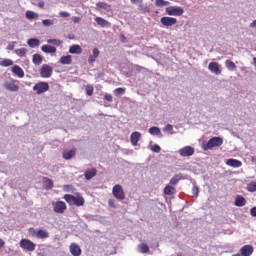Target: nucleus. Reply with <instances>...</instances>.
I'll use <instances>...</instances> for the list:
<instances>
[{
    "label": "nucleus",
    "mask_w": 256,
    "mask_h": 256,
    "mask_svg": "<svg viewBox=\"0 0 256 256\" xmlns=\"http://www.w3.org/2000/svg\"><path fill=\"white\" fill-rule=\"evenodd\" d=\"M43 183L47 189V191L53 189V180L47 178V177H44L43 178Z\"/></svg>",
    "instance_id": "nucleus-31"
},
{
    "label": "nucleus",
    "mask_w": 256,
    "mask_h": 256,
    "mask_svg": "<svg viewBox=\"0 0 256 256\" xmlns=\"http://www.w3.org/2000/svg\"><path fill=\"white\" fill-rule=\"evenodd\" d=\"M40 75L43 79H49L53 75V67L49 64H44L40 69Z\"/></svg>",
    "instance_id": "nucleus-8"
},
{
    "label": "nucleus",
    "mask_w": 256,
    "mask_h": 256,
    "mask_svg": "<svg viewBox=\"0 0 256 256\" xmlns=\"http://www.w3.org/2000/svg\"><path fill=\"white\" fill-rule=\"evenodd\" d=\"M149 133L150 135H159L160 137H163V134L161 133V129H159V127H151L149 128Z\"/></svg>",
    "instance_id": "nucleus-30"
},
{
    "label": "nucleus",
    "mask_w": 256,
    "mask_h": 256,
    "mask_svg": "<svg viewBox=\"0 0 256 256\" xmlns=\"http://www.w3.org/2000/svg\"><path fill=\"white\" fill-rule=\"evenodd\" d=\"M192 193L195 195V197H199V187L193 186Z\"/></svg>",
    "instance_id": "nucleus-47"
},
{
    "label": "nucleus",
    "mask_w": 256,
    "mask_h": 256,
    "mask_svg": "<svg viewBox=\"0 0 256 256\" xmlns=\"http://www.w3.org/2000/svg\"><path fill=\"white\" fill-rule=\"evenodd\" d=\"M225 65L229 71H235V69H237V65H235V62L231 60H226Z\"/></svg>",
    "instance_id": "nucleus-36"
},
{
    "label": "nucleus",
    "mask_w": 256,
    "mask_h": 256,
    "mask_svg": "<svg viewBox=\"0 0 256 256\" xmlns=\"http://www.w3.org/2000/svg\"><path fill=\"white\" fill-rule=\"evenodd\" d=\"M183 179L182 174H176L173 178L170 180V185H177Z\"/></svg>",
    "instance_id": "nucleus-34"
},
{
    "label": "nucleus",
    "mask_w": 256,
    "mask_h": 256,
    "mask_svg": "<svg viewBox=\"0 0 256 256\" xmlns=\"http://www.w3.org/2000/svg\"><path fill=\"white\" fill-rule=\"evenodd\" d=\"M221 145H223V138L216 136L210 138L207 143H203L202 149L204 151H209L215 149V147H221Z\"/></svg>",
    "instance_id": "nucleus-2"
},
{
    "label": "nucleus",
    "mask_w": 256,
    "mask_h": 256,
    "mask_svg": "<svg viewBox=\"0 0 256 256\" xmlns=\"http://www.w3.org/2000/svg\"><path fill=\"white\" fill-rule=\"evenodd\" d=\"M133 5H140V3H143V0H130Z\"/></svg>",
    "instance_id": "nucleus-53"
},
{
    "label": "nucleus",
    "mask_w": 256,
    "mask_h": 256,
    "mask_svg": "<svg viewBox=\"0 0 256 256\" xmlns=\"http://www.w3.org/2000/svg\"><path fill=\"white\" fill-rule=\"evenodd\" d=\"M152 151H154V153H161V146L155 144V145L152 147Z\"/></svg>",
    "instance_id": "nucleus-46"
},
{
    "label": "nucleus",
    "mask_w": 256,
    "mask_h": 256,
    "mask_svg": "<svg viewBox=\"0 0 256 256\" xmlns=\"http://www.w3.org/2000/svg\"><path fill=\"white\" fill-rule=\"evenodd\" d=\"M209 71L214 73L215 75H221V68L219 67V63L217 62H210L208 65Z\"/></svg>",
    "instance_id": "nucleus-13"
},
{
    "label": "nucleus",
    "mask_w": 256,
    "mask_h": 256,
    "mask_svg": "<svg viewBox=\"0 0 256 256\" xmlns=\"http://www.w3.org/2000/svg\"><path fill=\"white\" fill-rule=\"evenodd\" d=\"M38 7H40V9H43V8L45 7V2L40 1V2L38 3Z\"/></svg>",
    "instance_id": "nucleus-55"
},
{
    "label": "nucleus",
    "mask_w": 256,
    "mask_h": 256,
    "mask_svg": "<svg viewBox=\"0 0 256 256\" xmlns=\"http://www.w3.org/2000/svg\"><path fill=\"white\" fill-rule=\"evenodd\" d=\"M253 61H254V65L256 67V57L253 59Z\"/></svg>",
    "instance_id": "nucleus-59"
},
{
    "label": "nucleus",
    "mask_w": 256,
    "mask_h": 256,
    "mask_svg": "<svg viewBox=\"0 0 256 256\" xmlns=\"http://www.w3.org/2000/svg\"><path fill=\"white\" fill-rule=\"evenodd\" d=\"M59 15H60V17H63V18L71 17V14H69V12H65V11L60 12Z\"/></svg>",
    "instance_id": "nucleus-49"
},
{
    "label": "nucleus",
    "mask_w": 256,
    "mask_h": 256,
    "mask_svg": "<svg viewBox=\"0 0 256 256\" xmlns=\"http://www.w3.org/2000/svg\"><path fill=\"white\" fill-rule=\"evenodd\" d=\"M33 91H36L37 95H42V93H47V91H49V83L39 82L33 86Z\"/></svg>",
    "instance_id": "nucleus-7"
},
{
    "label": "nucleus",
    "mask_w": 256,
    "mask_h": 256,
    "mask_svg": "<svg viewBox=\"0 0 256 256\" xmlns=\"http://www.w3.org/2000/svg\"><path fill=\"white\" fill-rule=\"evenodd\" d=\"M247 191L250 193H255L256 191V181H252L247 185Z\"/></svg>",
    "instance_id": "nucleus-39"
},
{
    "label": "nucleus",
    "mask_w": 256,
    "mask_h": 256,
    "mask_svg": "<svg viewBox=\"0 0 256 256\" xmlns=\"http://www.w3.org/2000/svg\"><path fill=\"white\" fill-rule=\"evenodd\" d=\"M112 195L118 201H123L125 199V192L123 191V187L119 184H116L112 189Z\"/></svg>",
    "instance_id": "nucleus-6"
},
{
    "label": "nucleus",
    "mask_w": 256,
    "mask_h": 256,
    "mask_svg": "<svg viewBox=\"0 0 256 256\" xmlns=\"http://www.w3.org/2000/svg\"><path fill=\"white\" fill-rule=\"evenodd\" d=\"M176 193L177 190L171 185H166V187L164 188V195H175Z\"/></svg>",
    "instance_id": "nucleus-28"
},
{
    "label": "nucleus",
    "mask_w": 256,
    "mask_h": 256,
    "mask_svg": "<svg viewBox=\"0 0 256 256\" xmlns=\"http://www.w3.org/2000/svg\"><path fill=\"white\" fill-rule=\"evenodd\" d=\"M114 95H116V97H119V95H125V88H116L114 90Z\"/></svg>",
    "instance_id": "nucleus-43"
},
{
    "label": "nucleus",
    "mask_w": 256,
    "mask_h": 256,
    "mask_svg": "<svg viewBox=\"0 0 256 256\" xmlns=\"http://www.w3.org/2000/svg\"><path fill=\"white\" fill-rule=\"evenodd\" d=\"M236 207H245L247 205V200L241 195H237L235 198Z\"/></svg>",
    "instance_id": "nucleus-19"
},
{
    "label": "nucleus",
    "mask_w": 256,
    "mask_h": 256,
    "mask_svg": "<svg viewBox=\"0 0 256 256\" xmlns=\"http://www.w3.org/2000/svg\"><path fill=\"white\" fill-rule=\"evenodd\" d=\"M139 139H141V134L139 132H133L130 136V141L134 146H136L137 143H139Z\"/></svg>",
    "instance_id": "nucleus-24"
},
{
    "label": "nucleus",
    "mask_w": 256,
    "mask_h": 256,
    "mask_svg": "<svg viewBox=\"0 0 256 256\" xmlns=\"http://www.w3.org/2000/svg\"><path fill=\"white\" fill-rule=\"evenodd\" d=\"M179 155L181 157H191L195 155V148L191 146H185L179 150Z\"/></svg>",
    "instance_id": "nucleus-11"
},
{
    "label": "nucleus",
    "mask_w": 256,
    "mask_h": 256,
    "mask_svg": "<svg viewBox=\"0 0 256 256\" xmlns=\"http://www.w3.org/2000/svg\"><path fill=\"white\" fill-rule=\"evenodd\" d=\"M253 246L251 245H244L241 249H240V255L241 256H252L253 255Z\"/></svg>",
    "instance_id": "nucleus-14"
},
{
    "label": "nucleus",
    "mask_w": 256,
    "mask_h": 256,
    "mask_svg": "<svg viewBox=\"0 0 256 256\" xmlns=\"http://www.w3.org/2000/svg\"><path fill=\"white\" fill-rule=\"evenodd\" d=\"M47 43L49 45H55L56 47H60V45H63V41H61L59 39H48Z\"/></svg>",
    "instance_id": "nucleus-37"
},
{
    "label": "nucleus",
    "mask_w": 256,
    "mask_h": 256,
    "mask_svg": "<svg viewBox=\"0 0 256 256\" xmlns=\"http://www.w3.org/2000/svg\"><path fill=\"white\" fill-rule=\"evenodd\" d=\"M5 89H7L8 91L17 92L19 91V86L15 84V82H8L5 84Z\"/></svg>",
    "instance_id": "nucleus-25"
},
{
    "label": "nucleus",
    "mask_w": 256,
    "mask_h": 256,
    "mask_svg": "<svg viewBox=\"0 0 256 256\" xmlns=\"http://www.w3.org/2000/svg\"><path fill=\"white\" fill-rule=\"evenodd\" d=\"M63 199L66 200L68 205H75L76 207H83V205H85V198H83L79 192L74 196L71 194H65Z\"/></svg>",
    "instance_id": "nucleus-1"
},
{
    "label": "nucleus",
    "mask_w": 256,
    "mask_h": 256,
    "mask_svg": "<svg viewBox=\"0 0 256 256\" xmlns=\"http://www.w3.org/2000/svg\"><path fill=\"white\" fill-rule=\"evenodd\" d=\"M12 73H14V75H17V77H19L20 79H22V77H25V72L20 66H14L12 68Z\"/></svg>",
    "instance_id": "nucleus-20"
},
{
    "label": "nucleus",
    "mask_w": 256,
    "mask_h": 256,
    "mask_svg": "<svg viewBox=\"0 0 256 256\" xmlns=\"http://www.w3.org/2000/svg\"><path fill=\"white\" fill-rule=\"evenodd\" d=\"M29 232L32 233V237H36V239H49V231L47 230H35L34 228H30Z\"/></svg>",
    "instance_id": "nucleus-5"
},
{
    "label": "nucleus",
    "mask_w": 256,
    "mask_h": 256,
    "mask_svg": "<svg viewBox=\"0 0 256 256\" xmlns=\"http://www.w3.org/2000/svg\"><path fill=\"white\" fill-rule=\"evenodd\" d=\"M99 49L98 48H94L93 49V55L89 56L88 58V63H95V61L97 60V57H99Z\"/></svg>",
    "instance_id": "nucleus-27"
},
{
    "label": "nucleus",
    "mask_w": 256,
    "mask_h": 256,
    "mask_svg": "<svg viewBox=\"0 0 256 256\" xmlns=\"http://www.w3.org/2000/svg\"><path fill=\"white\" fill-rule=\"evenodd\" d=\"M226 165H228L229 167H234L235 169L242 167L243 162L237 160V159H233L230 158L227 160Z\"/></svg>",
    "instance_id": "nucleus-15"
},
{
    "label": "nucleus",
    "mask_w": 256,
    "mask_h": 256,
    "mask_svg": "<svg viewBox=\"0 0 256 256\" xmlns=\"http://www.w3.org/2000/svg\"><path fill=\"white\" fill-rule=\"evenodd\" d=\"M156 7H167L169 5V1L165 0H155Z\"/></svg>",
    "instance_id": "nucleus-41"
},
{
    "label": "nucleus",
    "mask_w": 256,
    "mask_h": 256,
    "mask_svg": "<svg viewBox=\"0 0 256 256\" xmlns=\"http://www.w3.org/2000/svg\"><path fill=\"white\" fill-rule=\"evenodd\" d=\"M164 131H169L171 133V131H173V125L167 124L166 127L164 128Z\"/></svg>",
    "instance_id": "nucleus-50"
},
{
    "label": "nucleus",
    "mask_w": 256,
    "mask_h": 256,
    "mask_svg": "<svg viewBox=\"0 0 256 256\" xmlns=\"http://www.w3.org/2000/svg\"><path fill=\"white\" fill-rule=\"evenodd\" d=\"M85 179H87V181H90V179H93V177H95V175H97V169L95 168H91L85 171Z\"/></svg>",
    "instance_id": "nucleus-21"
},
{
    "label": "nucleus",
    "mask_w": 256,
    "mask_h": 256,
    "mask_svg": "<svg viewBox=\"0 0 256 256\" xmlns=\"http://www.w3.org/2000/svg\"><path fill=\"white\" fill-rule=\"evenodd\" d=\"M41 49L43 53H57V48L51 45H43Z\"/></svg>",
    "instance_id": "nucleus-26"
},
{
    "label": "nucleus",
    "mask_w": 256,
    "mask_h": 256,
    "mask_svg": "<svg viewBox=\"0 0 256 256\" xmlns=\"http://www.w3.org/2000/svg\"><path fill=\"white\" fill-rule=\"evenodd\" d=\"M64 189H65V191H72L73 186H71V185H66V186H64Z\"/></svg>",
    "instance_id": "nucleus-54"
},
{
    "label": "nucleus",
    "mask_w": 256,
    "mask_h": 256,
    "mask_svg": "<svg viewBox=\"0 0 256 256\" xmlns=\"http://www.w3.org/2000/svg\"><path fill=\"white\" fill-rule=\"evenodd\" d=\"M76 153H77V149L75 148L68 151H64L63 159H65L66 161H69V159H73V157H75Z\"/></svg>",
    "instance_id": "nucleus-17"
},
{
    "label": "nucleus",
    "mask_w": 256,
    "mask_h": 256,
    "mask_svg": "<svg viewBox=\"0 0 256 256\" xmlns=\"http://www.w3.org/2000/svg\"><path fill=\"white\" fill-rule=\"evenodd\" d=\"M29 50L27 48H19L14 51L18 57H25Z\"/></svg>",
    "instance_id": "nucleus-35"
},
{
    "label": "nucleus",
    "mask_w": 256,
    "mask_h": 256,
    "mask_svg": "<svg viewBox=\"0 0 256 256\" xmlns=\"http://www.w3.org/2000/svg\"><path fill=\"white\" fill-rule=\"evenodd\" d=\"M104 99L105 101H108L109 103H111L113 101V96L111 94H105Z\"/></svg>",
    "instance_id": "nucleus-48"
},
{
    "label": "nucleus",
    "mask_w": 256,
    "mask_h": 256,
    "mask_svg": "<svg viewBox=\"0 0 256 256\" xmlns=\"http://www.w3.org/2000/svg\"><path fill=\"white\" fill-rule=\"evenodd\" d=\"M160 23L163 27H173V25H177V18L164 16L160 19Z\"/></svg>",
    "instance_id": "nucleus-10"
},
{
    "label": "nucleus",
    "mask_w": 256,
    "mask_h": 256,
    "mask_svg": "<svg viewBox=\"0 0 256 256\" xmlns=\"http://www.w3.org/2000/svg\"><path fill=\"white\" fill-rule=\"evenodd\" d=\"M32 63H34V65H41L43 63V56L40 54H34L32 57Z\"/></svg>",
    "instance_id": "nucleus-29"
},
{
    "label": "nucleus",
    "mask_w": 256,
    "mask_h": 256,
    "mask_svg": "<svg viewBox=\"0 0 256 256\" xmlns=\"http://www.w3.org/2000/svg\"><path fill=\"white\" fill-rule=\"evenodd\" d=\"M7 49L8 51H13V49H15V42L8 44Z\"/></svg>",
    "instance_id": "nucleus-51"
},
{
    "label": "nucleus",
    "mask_w": 256,
    "mask_h": 256,
    "mask_svg": "<svg viewBox=\"0 0 256 256\" xmlns=\"http://www.w3.org/2000/svg\"><path fill=\"white\" fill-rule=\"evenodd\" d=\"M59 62L61 65H71L73 63V57L71 55L62 56Z\"/></svg>",
    "instance_id": "nucleus-22"
},
{
    "label": "nucleus",
    "mask_w": 256,
    "mask_h": 256,
    "mask_svg": "<svg viewBox=\"0 0 256 256\" xmlns=\"http://www.w3.org/2000/svg\"><path fill=\"white\" fill-rule=\"evenodd\" d=\"M11 65H13V60L11 59H4L0 61L1 67H11Z\"/></svg>",
    "instance_id": "nucleus-38"
},
{
    "label": "nucleus",
    "mask_w": 256,
    "mask_h": 256,
    "mask_svg": "<svg viewBox=\"0 0 256 256\" xmlns=\"http://www.w3.org/2000/svg\"><path fill=\"white\" fill-rule=\"evenodd\" d=\"M95 21H96L97 25H100V27H111V23L109 21L105 20L104 18L96 17Z\"/></svg>",
    "instance_id": "nucleus-23"
},
{
    "label": "nucleus",
    "mask_w": 256,
    "mask_h": 256,
    "mask_svg": "<svg viewBox=\"0 0 256 256\" xmlns=\"http://www.w3.org/2000/svg\"><path fill=\"white\" fill-rule=\"evenodd\" d=\"M86 94L89 95L91 97V95H93V86L88 85L86 86Z\"/></svg>",
    "instance_id": "nucleus-45"
},
{
    "label": "nucleus",
    "mask_w": 256,
    "mask_h": 256,
    "mask_svg": "<svg viewBox=\"0 0 256 256\" xmlns=\"http://www.w3.org/2000/svg\"><path fill=\"white\" fill-rule=\"evenodd\" d=\"M112 9L111 4H107L106 2H98L96 4V11H106V13H109Z\"/></svg>",
    "instance_id": "nucleus-12"
},
{
    "label": "nucleus",
    "mask_w": 256,
    "mask_h": 256,
    "mask_svg": "<svg viewBox=\"0 0 256 256\" xmlns=\"http://www.w3.org/2000/svg\"><path fill=\"white\" fill-rule=\"evenodd\" d=\"M138 11H141V13H151V8L142 2L138 5Z\"/></svg>",
    "instance_id": "nucleus-33"
},
{
    "label": "nucleus",
    "mask_w": 256,
    "mask_h": 256,
    "mask_svg": "<svg viewBox=\"0 0 256 256\" xmlns=\"http://www.w3.org/2000/svg\"><path fill=\"white\" fill-rule=\"evenodd\" d=\"M53 211L54 213H60L63 214L65 213V211H67V204H65V202L63 201H57V202H53Z\"/></svg>",
    "instance_id": "nucleus-9"
},
{
    "label": "nucleus",
    "mask_w": 256,
    "mask_h": 256,
    "mask_svg": "<svg viewBox=\"0 0 256 256\" xmlns=\"http://www.w3.org/2000/svg\"><path fill=\"white\" fill-rule=\"evenodd\" d=\"M250 27H256V20H254L251 24Z\"/></svg>",
    "instance_id": "nucleus-58"
},
{
    "label": "nucleus",
    "mask_w": 256,
    "mask_h": 256,
    "mask_svg": "<svg viewBox=\"0 0 256 256\" xmlns=\"http://www.w3.org/2000/svg\"><path fill=\"white\" fill-rule=\"evenodd\" d=\"M139 249L141 253H149V246L147 244H140Z\"/></svg>",
    "instance_id": "nucleus-44"
},
{
    "label": "nucleus",
    "mask_w": 256,
    "mask_h": 256,
    "mask_svg": "<svg viewBox=\"0 0 256 256\" xmlns=\"http://www.w3.org/2000/svg\"><path fill=\"white\" fill-rule=\"evenodd\" d=\"M37 17H39V14H37V13L31 11V10H28L26 12V18L27 19H37Z\"/></svg>",
    "instance_id": "nucleus-40"
},
{
    "label": "nucleus",
    "mask_w": 256,
    "mask_h": 256,
    "mask_svg": "<svg viewBox=\"0 0 256 256\" xmlns=\"http://www.w3.org/2000/svg\"><path fill=\"white\" fill-rule=\"evenodd\" d=\"M69 53H71L72 55H81V53H83V49L78 44H74L70 46Z\"/></svg>",
    "instance_id": "nucleus-18"
},
{
    "label": "nucleus",
    "mask_w": 256,
    "mask_h": 256,
    "mask_svg": "<svg viewBox=\"0 0 256 256\" xmlns=\"http://www.w3.org/2000/svg\"><path fill=\"white\" fill-rule=\"evenodd\" d=\"M27 44L29 45V47L35 48V47H39L40 42H39V39L37 38H31L27 41Z\"/></svg>",
    "instance_id": "nucleus-32"
},
{
    "label": "nucleus",
    "mask_w": 256,
    "mask_h": 256,
    "mask_svg": "<svg viewBox=\"0 0 256 256\" xmlns=\"http://www.w3.org/2000/svg\"><path fill=\"white\" fill-rule=\"evenodd\" d=\"M3 247H5V241L0 239V249H3Z\"/></svg>",
    "instance_id": "nucleus-57"
},
{
    "label": "nucleus",
    "mask_w": 256,
    "mask_h": 256,
    "mask_svg": "<svg viewBox=\"0 0 256 256\" xmlns=\"http://www.w3.org/2000/svg\"><path fill=\"white\" fill-rule=\"evenodd\" d=\"M185 13V10L179 6H169L166 8V15L170 17H181Z\"/></svg>",
    "instance_id": "nucleus-4"
},
{
    "label": "nucleus",
    "mask_w": 256,
    "mask_h": 256,
    "mask_svg": "<svg viewBox=\"0 0 256 256\" xmlns=\"http://www.w3.org/2000/svg\"><path fill=\"white\" fill-rule=\"evenodd\" d=\"M81 21L80 17H74L73 18V23H79Z\"/></svg>",
    "instance_id": "nucleus-56"
},
{
    "label": "nucleus",
    "mask_w": 256,
    "mask_h": 256,
    "mask_svg": "<svg viewBox=\"0 0 256 256\" xmlns=\"http://www.w3.org/2000/svg\"><path fill=\"white\" fill-rule=\"evenodd\" d=\"M250 215H251L252 217H256V206L253 207V208H251V210H250Z\"/></svg>",
    "instance_id": "nucleus-52"
},
{
    "label": "nucleus",
    "mask_w": 256,
    "mask_h": 256,
    "mask_svg": "<svg viewBox=\"0 0 256 256\" xmlns=\"http://www.w3.org/2000/svg\"><path fill=\"white\" fill-rule=\"evenodd\" d=\"M70 253L73 256H81V247H79L76 243H72L70 245Z\"/></svg>",
    "instance_id": "nucleus-16"
},
{
    "label": "nucleus",
    "mask_w": 256,
    "mask_h": 256,
    "mask_svg": "<svg viewBox=\"0 0 256 256\" xmlns=\"http://www.w3.org/2000/svg\"><path fill=\"white\" fill-rule=\"evenodd\" d=\"M54 23L55 21L51 19L42 20V25H44V27H51V25H54Z\"/></svg>",
    "instance_id": "nucleus-42"
},
{
    "label": "nucleus",
    "mask_w": 256,
    "mask_h": 256,
    "mask_svg": "<svg viewBox=\"0 0 256 256\" xmlns=\"http://www.w3.org/2000/svg\"><path fill=\"white\" fill-rule=\"evenodd\" d=\"M20 247L21 249H23V251H29L30 253H32L33 251H35L37 245L31 240L23 238L20 240Z\"/></svg>",
    "instance_id": "nucleus-3"
}]
</instances>
